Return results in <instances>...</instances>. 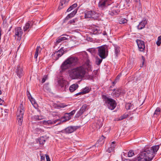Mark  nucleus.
<instances>
[{
	"instance_id": "nucleus-29",
	"label": "nucleus",
	"mask_w": 161,
	"mask_h": 161,
	"mask_svg": "<svg viewBox=\"0 0 161 161\" xmlns=\"http://www.w3.org/2000/svg\"><path fill=\"white\" fill-rule=\"evenodd\" d=\"M160 108L159 107L157 108L156 110H155V111L154 114V115L155 117H157L160 114Z\"/></svg>"
},
{
	"instance_id": "nucleus-40",
	"label": "nucleus",
	"mask_w": 161,
	"mask_h": 161,
	"mask_svg": "<svg viewBox=\"0 0 161 161\" xmlns=\"http://www.w3.org/2000/svg\"><path fill=\"white\" fill-rule=\"evenodd\" d=\"M47 75H44L42 79V83H44L45 81L47 79Z\"/></svg>"
},
{
	"instance_id": "nucleus-9",
	"label": "nucleus",
	"mask_w": 161,
	"mask_h": 161,
	"mask_svg": "<svg viewBox=\"0 0 161 161\" xmlns=\"http://www.w3.org/2000/svg\"><path fill=\"white\" fill-rule=\"evenodd\" d=\"M64 50L62 48L52 54L53 58L55 60H57L59 58L61 57L64 54Z\"/></svg>"
},
{
	"instance_id": "nucleus-43",
	"label": "nucleus",
	"mask_w": 161,
	"mask_h": 161,
	"mask_svg": "<svg viewBox=\"0 0 161 161\" xmlns=\"http://www.w3.org/2000/svg\"><path fill=\"white\" fill-rule=\"evenodd\" d=\"M119 52V48H116L115 49V54H116V56H117Z\"/></svg>"
},
{
	"instance_id": "nucleus-46",
	"label": "nucleus",
	"mask_w": 161,
	"mask_h": 161,
	"mask_svg": "<svg viewBox=\"0 0 161 161\" xmlns=\"http://www.w3.org/2000/svg\"><path fill=\"white\" fill-rule=\"evenodd\" d=\"M46 159L47 160V161H50V158L48 155H46Z\"/></svg>"
},
{
	"instance_id": "nucleus-18",
	"label": "nucleus",
	"mask_w": 161,
	"mask_h": 161,
	"mask_svg": "<svg viewBox=\"0 0 161 161\" xmlns=\"http://www.w3.org/2000/svg\"><path fill=\"white\" fill-rule=\"evenodd\" d=\"M69 0H61L58 9H60L65 7L68 4Z\"/></svg>"
},
{
	"instance_id": "nucleus-54",
	"label": "nucleus",
	"mask_w": 161,
	"mask_h": 161,
	"mask_svg": "<svg viewBox=\"0 0 161 161\" xmlns=\"http://www.w3.org/2000/svg\"><path fill=\"white\" fill-rule=\"evenodd\" d=\"M61 39V40H62V41H63V40H64L66 38L65 37H61L60 38Z\"/></svg>"
},
{
	"instance_id": "nucleus-8",
	"label": "nucleus",
	"mask_w": 161,
	"mask_h": 161,
	"mask_svg": "<svg viewBox=\"0 0 161 161\" xmlns=\"http://www.w3.org/2000/svg\"><path fill=\"white\" fill-rule=\"evenodd\" d=\"M23 33L22 29L20 27H17L15 28L14 30V36L17 40H20L21 38V36Z\"/></svg>"
},
{
	"instance_id": "nucleus-20",
	"label": "nucleus",
	"mask_w": 161,
	"mask_h": 161,
	"mask_svg": "<svg viewBox=\"0 0 161 161\" xmlns=\"http://www.w3.org/2000/svg\"><path fill=\"white\" fill-rule=\"evenodd\" d=\"M147 23V21L146 20H142L138 25V29H142L144 28L146 24Z\"/></svg>"
},
{
	"instance_id": "nucleus-45",
	"label": "nucleus",
	"mask_w": 161,
	"mask_h": 161,
	"mask_svg": "<svg viewBox=\"0 0 161 161\" xmlns=\"http://www.w3.org/2000/svg\"><path fill=\"white\" fill-rule=\"evenodd\" d=\"M59 106L61 108H64L66 106V105L63 103L60 104L59 105Z\"/></svg>"
},
{
	"instance_id": "nucleus-1",
	"label": "nucleus",
	"mask_w": 161,
	"mask_h": 161,
	"mask_svg": "<svg viewBox=\"0 0 161 161\" xmlns=\"http://www.w3.org/2000/svg\"><path fill=\"white\" fill-rule=\"evenodd\" d=\"M91 69V65L89 64L77 67L69 70L70 77L72 79H80L84 77L86 70Z\"/></svg>"
},
{
	"instance_id": "nucleus-51",
	"label": "nucleus",
	"mask_w": 161,
	"mask_h": 161,
	"mask_svg": "<svg viewBox=\"0 0 161 161\" xmlns=\"http://www.w3.org/2000/svg\"><path fill=\"white\" fill-rule=\"evenodd\" d=\"M120 75H118L117 76V77H116V79H115V81L116 82H117V81L118 80H119V77H120Z\"/></svg>"
},
{
	"instance_id": "nucleus-59",
	"label": "nucleus",
	"mask_w": 161,
	"mask_h": 161,
	"mask_svg": "<svg viewBox=\"0 0 161 161\" xmlns=\"http://www.w3.org/2000/svg\"><path fill=\"white\" fill-rule=\"evenodd\" d=\"M115 81L113 82V84H114V83H115Z\"/></svg>"
},
{
	"instance_id": "nucleus-19",
	"label": "nucleus",
	"mask_w": 161,
	"mask_h": 161,
	"mask_svg": "<svg viewBox=\"0 0 161 161\" xmlns=\"http://www.w3.org/2000/svg\"><path fill=\"white\" fill-rule=\"evenodd\" d=\"M33 25V22L31 21H28L26 23L25 26L23 27V30L24 31H26L28 30V29L31 28Z\"/></svg>"
},
{
	"instance_id": "nucleus-38",
	"label": "nucleus",
	"mask_w": 161,
	"mask_h": 161,
	"mask_svg": "<svg viewBox=\"0 0 161 161\" xmlns=\"http://www.w3.org/2000/svg\"><path fill=\"white\" fill-rule=\"evenodd\" d=\"M29 99L32 104L34 106L36 104L35 100L32 97Z\"/></svg>"
},
{
	"instance_id": "nucleus-35",
	"label": "nucleus",
	"mask_w": 161,
	"mask_h": 161,
	"mask_svg": "<svg viewBox=\"0 0 161 161\" xmlns=\"http://www.w3.org/2000/svg\"><path fill=\"white\" fill-rule=\"evenodd\" d=\"M87 51L92 55H94L95 53V50L94 48H91L88 49Z\"/></svg>"
},
{
	"instance_id": "nucleus-25",
	"label": "nucleus",
	"mask_w": 161,
	"mask_h": 161,
	"mask_svg": "<svg viewBox=\"0 0 161 161\" xmlns=\"http://www.w3.org/2000/svg\"><path fill=\"white\" fill-rule=\"evenodd\" d=\"M42 49L40 46H37L35 53L34 58H36L38 57V54L41 53Z\"/></svg>"
},
{
	"instance_id": "nucleus-27",
	"label": "nucleus",
	"mask_w": 161,
	"mask_h": 161,
	"mask_svg": "<svg viewBox=\"0 0 161 161\" xmlns=\"http://www.w3.org/2000/svg\"><path fill=\"white\" fill-rule=\"evenodd\" d=\"M119 24H122L126 23L128 20L125 18L121 17L119 19Z\"/></svg>"
},
{
	"instance_id": "nucleus-24",
	"label": "nucleus",
	"mask_w": 161,
	"mask_h": 161,
	"mask_svg": "<svg viewBox=\"0 0 161 161\" xmlns=\"http://www.w3.org/2000/svg\"><path fill=\"white\" fill-rule=\"evenodd\" d=\"M59 83L60 86L64 88V89H65L66 86V81L64 80H60L58 81Z\"/></svg>"
},
{
	"instance_id": "nucleus-7",
	"label": "nucleus",
	"mask_w": 161,
	"mask_h": 161,
	"mask_svg": "<svg viewBox=\"0 0 161 161\" xmlns=\"http://www.w3.org/2000/svg\"><path fill=\"white\" fill-rule=\"evenodd\" d=\"M112 2V0H100L98 4V7L103 9L107 6L110 5Z\"/></svg>"
},
{
	"instance_id": "nucleus-17",
	"label": "nucleus",
	"mask_w": 161,
	"mask_h": 161,
	"mask_svg": "<svg viewBox=\"0 0 161 161\" xmlns=\"http://www.w3.org/2000/svg\"><path fill=\"white\" fill-rule=\"evenodd\" d=\"M77 129V127L75 126H69L65 128L64 130L66 133L69 134L73 132L74 131H75Z\"/></svg>"
},
{
	"instance_id": "nucleus-31",
	"label": "nucleus",
	"mask_w": 161,
	"mask_h": 161,
	"mask_svg": "<svg viewBox=\"0 0 161 161\" xmlns=\"http://www.w3.org/2000/svg\"><path fill=\"white\" fill-rule=\"evenodd\" d=\"M43 88L45 91L47 92H50L51 91V89L50 88L49 86L47 84H45Z\"/></svg>"
},
{
	"instance_id": "nucleus-12",
	"label": "nucleus",
	"mask_w": 161,
	"mask_h": 161,
	"mask_svg": "<svg viewBox=\"0 0 161 161\" xmlns=\"http://www.w3.org/2000/svg\"><path fill=\"white\" fill-rule=\"evenodd\" d=\"M119 12V10L116 7H114L108 11V14L111 16L117 14Z\"/></svg>"
},
{
	"instance_id": "nucleus-58",
	"label": "nucleus",
	"mask_w": 161,
	"mask_h": 161,
	"mask_svg": "<svg viewBox=\"0 0 161 161\" xmlns=\"http://www.w3.org/2000/svg\"><path fill=\"white\" fill-rule=\"evenodd\" d=\"M2 93V91L1 90H0V95Z\"/></svg>"
},
{
	"instance_id": "nucleus-33",
	"label": "nucleus",
	"mask_w": 161,
	"mask_h": 161,
	"mask_svg": "<svg viewBox=\"0 0 161 161\" xmlns=\"http://www.w3.org/2000/svg\"><path fill=\"white\" fill-rule=\"evenodd\" d=\"M125 108L127 110L133 108V105L130 103H127L125 105Z\"/></svg>"
},
{
	"instance_id": "nucleus-2",
	"label": "nucleus",
	"mask_w": 161,
	"mask_h": 161,
	"mask_svg": "<svg viewBox=\"0 0 161 161\" xmlns=\"http://www.w3.org/2000/svg\"><path fill=\"white\" fill-rule=\"evenodd\" d=\"M78 61L76 58L70 57L66 60L61 66L62 70H64L69 68L76 64Z\"/></svg>"
},
{
	"instance_id": "nucleus-47",
	"label": "nucleus",
	"mask_w": 161,
	"mask_h": 161,
	"mask_svg": "<svg viewBox=\"0 0 161 161\" xmlns=\"http://www.w3.org/2000/svg\"><path fill=\"white\" fill-rule=\"evenodd\" d=\"M62 41L61 40V38H60L57 39V41H56V42L57 43H60V42H61Z\"/></svg>"
},
{
	"instance_id": "nucleus-36",
	"label": "nucleus",
	"mask_w": 161,
	"mask_h": 161,
	"mask_svg": "<svg viewBox=\"0 0 161 161\" xmlns=\"http://www.w3.org/2000/svg\"><path fill=\"white\" fill-rule=\"evenodd\" d=\"M161 36L158 37V40L156 42V44L158 46H159L161 43Z\"/></svg>"
},
{
	"instance_id": "nucleus-53",
	"label": "nucleus",
	"mask_w": 161,
	"mask_h": 161,
	"mask_svg": "<svg viewBox=\"0 0 161 161\" xmlns=\"http://www.w3.org/2000/svg\"><path fill=\"white\" fill-rule=\"evenodd\" d=\"M3 102V101L0 98V105H2Z\"/></svg>"
},
{
	"instance_id": "nucleus-37",
	"label": "nucleus",
	"mask_w": 161,
	"mask_h": 161,
	"mask_svg": "<svg viewBox=\"0 0 161 161\" xmlns=\"http://www.w3.org/2000/svg\"><path fill=\"white\" fill-rule=\"evenodd\" d=\"M134 155V153L133 150H130L128 154V156L129 157H131Z\"/></svg>"
},
{
	"instance_id": "nucleus-26",
	"label": "nucleus",
	"mask_w": 161,
	"mask_h": 161,
	"mask_svg": "<svg viewBox=\"0 0 161 161\" xmlns=\"http://www.w3.org/2000/svg\"><path fill=\"white\" fill-rule=\"evenodd\" d=\"M90 91L88 87H86L84 89L82 92H80L77 94H76V95H79L80 94H86V93H88Z\"/></svg>"
},
{
	"instance_id": "nucleus-61",
	"label": "nucleus",
	"mask_w": 161,
	"mask_h": 161,
	"mask_svg": "<svg viewBox=\"0 0 161 161\" xmlns=\"http://www.w3.org/2000/svg\"><path fill=\"white\" fill-rule=\"evenodd\" d=\"M6 111H7V110H6ZM5 112H6V110H5Z\"/></svg>"
},
{
	"instance_id": "nucleus-39",
	"label": "nucleus",
	"mask_w": 161,
	"mask_h": 161,
	"mask_svg": "<svg viewBox=\"0 0 161 161\" xmlns=\"http://www.w3.org/2000/svg\"><path fill=\"white\" fill-rule=\"evenodd\" d=\"M102 60L100 59H97L96 63V64L98 65H99L102 62Z\"/></svg>"
},
{
	"instance_id": "nucleus-44",
	"label": "nucleus",
	"mask_w": 161,
	"mask_h": 161,
	"mask_svg": "<svg viewBox=\"0 0 161 161\" xmlns=\"http://www.w3.org/2000/svg\"><path fill=\"white\" fill-rule=\"evenodd\" d=\"M41 161H45V158L44 156L41 155Z\"/></svg>"
},
{
	"instance_id": "nucleus-30",
	"label": "nucleus",
	"mask_w": 161,
	"mask_h": 161,
	"mask_svg": "<svg viewBox=\"0 0 161 161\" xmlns=\"http://www.w3.org/2000/svg\"><path fill=\"white\" fill-rule=\"evenodd\" d=\"M46 138L43 136L40 137L39 139V142L40 144H44Z\"/></svg>"
},
{
	"instance_id": "nucleus-28",
	"label": "nucleus",
	"mask_w": 161,
	"mask_h": 161,
	"mask_svg": "<svg viewBox=\"0 0 161 161\" xmlns=\"http://www.w3.org/2000/svg\"><path fill=\"white\" fill-rule=\"evenodd\" d=\"M32 119L35 120H39L44 119V117L42 115H35L32 117Z\"/></svg>"
},
{
	"instance_id": "nucleus-6",
	"label": "nucleus",
	"mask_w": 161,
	"mask_h": 161,
	"mask_svg": "<svg viewBox=\"0 0 161 161\" xmlns=\"http://www.w3.org/2000/svg\"><path fill=\"white\" fill-rule=\"evenodd\" d=\"M98 16V14L94 11H86L85 13V17L86 18H93L96 19Z\"/></svg>"
},
{
	"instance_id": "nucleus-10",
	"label": "nucleus",
	"mask_w": 161,
	"mask_h": 161,
	"mask_svg": "<svg viewBox=\"0 0 161 161\" xmlns=\"http://www.w3.org/2000/svg\"><path fill=\"white\" fill-rule=\"evenodd\" d=\"M64 50L62 48L52 54L53 58L55 60H57L59 58L61 57L64 54Z\"/></svg>"
},
{
	"instance_id": "nucleus-14",
	"label": "nucleus",
	"mask_w": 161,
	"mask_h": 161,
	"mask_svg": "<svg viewBox=\"0 0 161 161\" xmlns=\"http://www.w3.org/2000/svg\"><path fill=\"white\" fill-rule=\"evenodd\" d=\"M17 75L19 78H20L23 75V71L21 67L18 65L15 71Z\"/></svg>"
},
{
	"instance_id": "nucleus-34",
	"label": "nucleus",
	"mask_w": 161,
	"mask_h": 161,
	"mask_svg": "<svg viewBox=\"0 0 161 161\" xmlns=\"http://www.w3.org/2000/svg\"><path fill=\"white\" fill-rule=\"evenodd\" d=\"M77 4L76 3H75L73 4L72 6H70L69 8H68L67 10V11L68 12L70 11L74 8H76L77 6Z\"/></svg>"
},
{
	"instance_id": "nucleus-42",
	"label": "nucleus",
	"mask_w": 161,
	"mask_h": 161,
	"mask_svg": "<svg viewBox=\"0 0 161 161\" xmlns=\"http://www.w3.org/2000/svg\"><path fill=\"white\" fill-rule=\"evenodd\" d=\"M75 112V110H73L68 114L69 115V116H71L74 114Z\"/></svg>"
},
{
	"instance_id": "nucleus-21",
	"label": "nucleus",
	"mask_w": 161,
	"mask_h": 161,
	"mask_svg": "<svg viewBox=\"0 0 161 161\" xmlns=\"http://www.w3.org/2000/svg\"><path fill=\"white\" fill-rule=\"evenodd\" d=\"M92 32L94 34H100L102 31L98 27H94L92 28Z\"/></svg>"
},
{
	"instance_id": "nucleus-41",
	"label": "nucleus",
	"mask_w": 161,
	"mask_h": 161,
	"mask_svg": "<svg viewBox=\"0 0 161 161\" xmlns=\"http://www.w3.org/2000/svg\"><path fill=\"white\" fill-rule=\"evenodd\" d=\"M115 147V142L114 141L112 142L110 145V147L113 149H114Z\"/></svg>"
},
{
	"instance_id": "nucleus-15",
	"label": "nucleus",
	"mask_w": 161,
	"mask_h": 161,
	"mask_svg": "<svg viewBox=\"0 0 161 161\" xmlns=\"http://www.w3.org/2000/svg\"><path fill=\"white\" fill-rule=\"evenodd\" d=\"M121 93H123L121 89L120 88L116 89H114L112 93V95L114 97H118Z\"/></svg>"
},
{
	"instance_id": "nucleus-22",
	"label": "nucleus",
	"mask_w": 161,
	"mask_h": 161,
	"mask_svg": "<svg viewBox=\"0 0 161 161\" xmlns=\"http://www.w3.org/2000/svg\"><path fill=\"white\" fill-rule=\"evenodd\" d=\"M102 121L100 120H98L97 122L95 123L93 126H95L96 129H99L102 126Z\"/></svg>"
},
{
	"instance_id": "nucleus-50",
	"label": "nucleus",
	"mask_w": 161,
	"mask_h": 161,
	"mask_svg": "<svg viewBox=\"0 0 161 161\" xmlns=\"http://www.w3.org/2000/svg\"><path fill=\"white\" fill-rule=\"evenodd\" d=\"M75 19H74L70 20L69 21V23L70 24L74 23H75Z\"/></svg>"
},
{
	"instance_id": "nucleus-3",
	"label": "nucleus",
	"mask_w": 161,
	"mask_h": 161,
	"mask_svg": "<svg viewBox=\"0 0 161 161\" xmlns=\"http://www.w3.org/2000/svg\"><path fill=\"white\" fill-rule=\"evenodd\" d=\"M24 112V107L22 104H20L18 108L17 112V120L18 121V124L19 125H21L22 124Z\"/></svg>"
},
{
	"instance_id": "nucleus-60",
	"label": "nucleus",
	"mask_w": 161,
	"mask_h": 161,
	"mask_svg": "<svg viewBox=\"0 0 161 161\" xmlns=\"http://www.w3.org/2000/svg\"><path fill=\"white\" fill-rule=\"evenodd\" d=\"M102 137H103V138H104V136H102Z\"/></svg>"
},
{
	"instance_id": "nucleus-13",
	"label": "nucleus",
	"mask_w": 161,
	"mask_h": 161,
	"mask_svg": "<svg viewBox=\"0 0 161 161\" xmlns=\"http://www.w3.org/2000/svg\"><path fill=\"white\" fill-rule=\"evenodd\" d=\"M88 108V106L86 104L83 105L80 108L79 111L78 112L77 114H76V116L79 117L85 111L86 109Z\"/></svg>"
},
{
	"instance_id": "nucleus-49",
	"label": "nucleus",
	"mask_w": 161,
	"mask_h": 161,
	"mask_svg": "<svg viewBox=\"0 0 161 161\" xmlns=\"http://www.w3.org/2000/svg\"><path fill=\"white\" fill-rule=\"evenodd\" d=\"M113 150H114L112 148H111V147H110V148L108 149L107 150V151L109 153H110Z\"/></svg>"
},
{
	"instance_id": "nucleus-52",
	"label": "nucleus",
	"mask_w": 161,
	"mask_h": 161,
	"mask_svg": "<svg viewBox=\"0 0 161 161\" xmlns=\"http://www.w3.org/2000/svg\"><path fill=\"white\" fill-rule=\"evenodd\" d=\"M27 95L28 97L30 99L31 98V95L29 92H27Z\"/></svg>"
},
{
	"instance_id": "nucleus-55",
	"label": "nucleus",
	"mask_w": 161,
	"mask_h": 161,
	"mask_svg": "<svg viewBox=\"0 0 161 161\" xmlns=\"http://www.w3.org/2000/svg\"><path fill=\"white\" fill-rule=\"evenodd\" d=\"M142 60H143V61H142V65H143L144 62L145 61V58H144V57L143 56H142Z\"/></svg>"
},
{
	"instance_id": "nucleus-16",
	"label": "nucleus",
	"mask_w": 161,
	"mask_h": 161,
	"mask_svg": "<svg viewBox=\"0 0 161 161\" xmlns=\"http://www.w3.org/2000/svg\"><path fill=\"white\" fill-rule=\"evenodd\" d=\"M59 120L58 119L55 120H43L42 122L43 124L46 125H50L56 123L57 121Z\"/></svg>"
},
{
	"instance_id": "nucleus-5",
	"label": "nucleus",
	"mask_w": 161,
	"mask_h": 161,
	"mask_svg": "<svg viewBox=\"0 0 161 161\" xmlns=\"http://www.w3.org/2000/svg\"><path fill=\"white\" fill-rule=\"evenodd\" d=\"M98 54L102 58H105L106 52L107 50V47L106 46H102L97 47Z\"/></svg>"
},
{
	"instance_id": "nucleus-56",
	"label": "nucleus",
	"mask_w": 161,
	"mask_h": 161,
	"mask_svg": "<svg viewBox=\"0 0 161 161\" xmlns=\"http://www.w3.org/2000/svg\"><path fill=\"white\" fill-rule=\"evenodd\" d=\"M103 35L104 36L107 35V33H106V31H103Z\"/></svg>"
},
{
	"instance_id": "nucleus-4",
	"label": "nucleus",
	"mask_w": 161,
	"mask_h": 161,
	"mask_svg": "<svg viewBox=\"0 0 161 161\" xmlns=\"http://www.w3.org/2000/svg\"><path fill=\"white\" fill-rule=\"evenodd\" d=\"M103 98L105 102L106 103L108 104V108L111 110L115 108L116 104L115 101L112 98H109L106 96H103Z\"/></svg>"
},
{
	"instance_id": "nucleus-23",
	"label": "nucleus",
	"mask_w": 161,
	"mask_h": 161,
	"mask_svg": "<svg viewBox=\"0 0 161 161\" xmlns=\"http://www.w3.org/2000/svg\"><path fill=\"white\" fill-rule=\"evenodd\" d=\"M78 87V85L77 84H73L71 85L69 88L70 91L73 92Z\"/></svg>"
},
{
	"instance_id": "nucleus-11",
	"label": "nucleus",
	"mask_w": 161,
	"mask_h": 161,
	"mask_svg": "<svg viewBox=\"0 0 161 161\" xmlns=\"http://www.w3.org/2000/svg\"><path fill=\"white\" fill-rule=\"evenodd\" d=\"M136 43L139 50L141 52H144L145 48V46L144 42L140 40H137Z\"/></svg>"
},
{
	"instance_id": "nucleus-48",
	"label": "nucleus",
	"mask_w": 161,
	"mask_h": 161,
	"mask_svg": "<svg viewBox=\"0 0 161 161\" xmlns=\"http://www.w3.org/2000/svg\"><path fill=\"white\" fill-rule=\"evenodd\" d=\"M127 117V115H125L122 116L121 117V118L119 120L123 119L125 118H126Z\"/></svg>"
},
{
	"instance_id": "nucleus-57",
	"label": "nucleus",
	"mask_w": 161,
	"mask_h": 161,
	"mask_svg": "<svg viewBox=\"0 0 161 161\" xmlns=\"http://www.w3.org/2000/svg\"><path fill=\"white\" fill-rule=\"evenodd\" d=\"M2 52V50L0 49V54Z\"/></svg>"
},
{
	"instance_id": "nucleus-32",
	"label": "nucleus",
	"mask_w": 161,
	"mask_h": 161,
	"mask_svg": "<svg viewBox=\"0 0 161 161\" xmlns=\"http://www.w3.org/2000/svg\"><path fill=\"white\" fill-rule=\"evenodd\" d=\"M77 10L75 9L71 13L68 14L67 17V18H71L74 16L76 13Z\"/></svg>"
}]
</instances>
